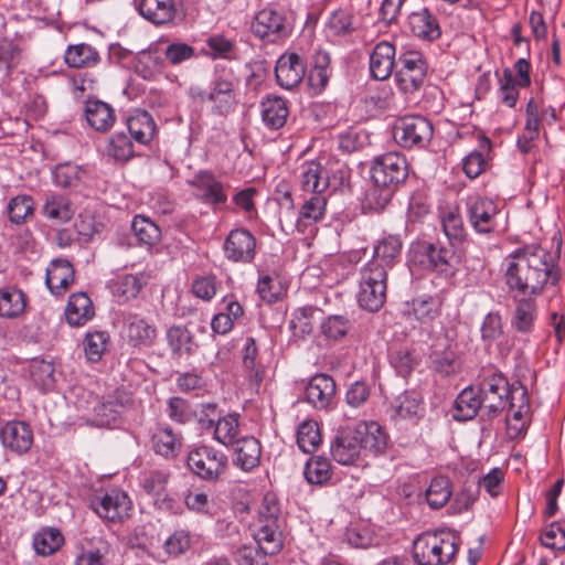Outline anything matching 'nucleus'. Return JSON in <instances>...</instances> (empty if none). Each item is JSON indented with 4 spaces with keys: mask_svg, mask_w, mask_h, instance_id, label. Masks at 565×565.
<instances>
[{
    "mask_svg": "<svg viewBox=\"0 0 565 565\" xmlns=\"http://www.w3.org/2000/svg\"><path fill=\"white\" fill-rule=\"evenodd\" d=\"M561 243L555 253L540 244L516 248L505 258L504 279L510 291L521 295H539L550 284H558L562 271L558 267Z\"/></svg>",
    "mask_w": 565,
    "mask_h": 565,
    "instance_id": "1",
    "label": "nucleus"
},
{
    "mask_svg": "<svg viewBox=\"0 0 565 565\" xmlns=\"http://www.w3.org/2000/svg\"><path fill=\"white\" fill-rule=\"evenodd\" d=\"M459 548V537L452 532L425 533L413 544V556L418 565H445Z\"/></svg>",
    "mask_w": 565,
    "mask_h": 565,
    "instance_id": "2",
    "label": "nucleus"
},
{
    "mask_svg": "<svg viewBox=\"0 0 565 565\" xmlns=\"http://www.w3.org/2000/svg\"><path fill=\"white\" fill-rule=\"evenodd\" d=\"M412 259L426 270L445 277L454 276L460 263V256L451 245L440 242H418L412 248Z\"/></svg>",
    "mask_w": 565,
    "mask_h": 565,
    "instance_id": "3",
    "label": "nucleus"
},
{
    "mask_svg": "<svg viewBox=\"0 0 565 565\" xmlns=\"http://www.w3.org/2000/svg\"><path fill=\"white\" fill-rule=\"evenodd\" d=\"M479 377L478 391L484 403V415L487 419H493L507 408L510 383L505 375L494 367L482 369Z\"/></svg>",
    "mask_w": 565,
    "mask_h": 565,
    "instance_id": "4",
    "label": "nucleus"
},
{
    "mask_svg": "<svg viewBox=\"0 0 565 565\" xmlns=\"http://www.w3.org/2000/svg\"><path fill=\"white\" fill-rule=\"evenodd\" d=\"M428 74V62L423 52L406 50L397 57L395 82L405 94L418 92L425 84Z\"/></svg>",
    "mask_w": 565,
    "mask_h": 565,
    "instance_id": "5",
    "label": "nucleus"
},
{
    "mask_svg": "<svg viewBox=\"0 0 565 565\" xmlns=\"http://www.w3.org/2000/svg\"><path fill=\"white\" fill-rule=\"evenodd\" d=\"M387 274L379 267L362 266L360 269L359 306L369 312H377L386 301Z\"/></svg>",
    "mask_w": 565,
    "mask_h": 565,
    "instance_id": "6",
    "label": "nucleus"
},
{
    "mask_svg": "<svg viewBox=\"0 0 565 565\" xmlns=\"http://www.w3.org/2000/svg\"><path fill=\"white\" fill-rule=\"evenodd\" d=\"M186 465L200 479L217 481L227 470L228 458L212 446L200 445L189 451Z\"/></svg>",
    "mask_w": 565,
    "mask_h": 565,
    "instance_id": "7",
    "label": "nucleus"
},
{
    "mask_svg": "<svg viewBox=\"0 0 565 565\" xmlns=\"http://www.w3.org/2000/svg\"><path fill=\"white\" fill-rule=\"evenodd\" d=\"M319 161H306L300 166L299 184L307 194H326L329 186L337 189L348 179V171L341 167L333 171Z\"/></svg>",
    "mask_w": 565,
    "mask_h": 565,
    "instance_id": "8",
    "label": "nucleus"
},
{
    "mask_svg": "<svg viewBox=\"0 0 565 565\" xmlns=\"http://www.w3.org/2000/svg\"><path fill=\"white\" fill-rule=\"evenodd\" d=\"M250 31L266 44H280L291 35L292 24L284 12L265 8L254 17Z\"/></svg>",
    "mask_w": 565,
    "mask_h": 565,
    "instance_id": "9",
    "label": "nucleus"
},
{
    "mask_svg": "<svg viewBox=\"0 0 565 565\" xmlns=\"http://www.w3.org/2000/svg\"><path fill=\"white\" fill-rule=\"evenodd\" d=\"M370 173L374 184L397 191L408 177V163L403 154L386 152L373 159Z\"/></svg>",
    "mask_w": 565,
    "mask_h": 565,
    "instance_id": "10",
    "label": "nucleus"
},
{
    "mask_svg": "<svg viewBox=\"0 0 565 565\" xmlns=\"http://www.w3.org/2000/svg\"><path fill=\"white\" fill-rule=\"evenodd\" d=\"M235 76L226 68H215L210 82L206 100L211 104L214 115L227 116L237 104L235 93Z\"/></svg>",
    "mask_w": 565,
    "mask_h": 565,
    "instance_id": "11",
    "label": "nucleus"
},
{
    "mask_svg": "<svg viewBox=\"0 0 565 565\" xmlns=\"http://www.w3.org/2000/svg\"><path fill=\"white\" fill-rule=\"evenodd\" d=\"M434 128L431 122L419 115L399 118L393 129L395 141L405 149H423L431 140Z\"/></svg>",
    "mask_w": 565,
    "mask_h": 565,
    "instance_id": "12",
    "label": "nucleus"
},
{
    "mask_svg": "<svg viewBox=\"0 0 565 565\" xmlns=\"http://www.w3.org/2000/svg\"><path fill=\"white\" fill-rule=\"evenodd\" d=\"M465 206L468 221L478 234H491L497 231L501 213L497 201L473 194L466 199Z\"/></svg>",
    "mask_w": 565,
    "mask_h": 565,
    "instance_id": "13",
    "label": "nucleus"
},
{
    "mask_svg": "<svg viewBox=\"0 0 565 565\" xmlns=\"http://www.w3.org/2000/svg\"><path fill=\"white\" fill-rule=\"evenodd\" d=\"M188 184L193 189V196L213 211L221 209L228 200V185L210 170L198 171Z\"/></svg>",
    "mask_w": 565,
    "mask_h": 565,
    "instance_id": "14",
    "label": "nucleus"
},
{
    "mask_svg": "<svg viewBox=\"0 0 565 565\" xmlns=\"http://www.w3.org/2000/svg\"><path fill=\"white\" fill-rule=\"evenodd\" d=\"M256 237L244 227L230 231L223 242L224 257L232 263L250 264L256 256Z\"/></svg>",
    "mask_w": 565,
    "mask_h": 565,
    "instance_id": "15",
    "label": "nucleus"
},
{
    "mask_svg": "<svg viewBox=\"0 0 565 565\" xmlns=\"http://www.w3.org/2000/svg\"><path fill=\"white\" fill-rule=\"evenodd\" d=\"M337 385L333 377L326 373L313 375L305 388V399L316 409H329L333 406Z\"/></svg>",
    "mask_w": 565,
    "mask_h": 565,
    "instance_id": "16",
    "label": "nucleus"
},
{
    "mask_svg": "<svg viewBox=\"0 0 565 565\" xmlns=\"http://www.w3.org/2000/svg\"><path fill=\"white\" fill-rule=\"evenodd\" d=\"M361 445L355 426H348L337 431L330 445V452L340 465H353L360 458Z\"/></svg>",
    "mask_w": 565,
    "mask_h": 565,
    "instance_id": "17",
    "label": "nucleus"
},
{
    "mask_svg": "<svg viewBox=\"0 0 565 565\" xmlns=\"http://www.w3.org/2000/svg\"><path fill=\"white\" fill-rule=\"evenodd\" d=\"M402 249L403 241L399 235H384L375 242L372 258L364 266L379 267L387 273L399 262Z\"/></svg>",
    "mask_w": 565,
    "mask_h": 565,
    "instance_id": "18",
    "label": "nucleus"
},
{
    "mask_svg": "<svg viewBox=\"0 0 565 565\" xmlns=\"http://www.w3.org/2000/svg\"><path fill=\"white\" fill-rule=\"evenodd\" d=\"M306 74V63L297 53L282 54L275 66L277 84L285 89L297 87Z\"/></svg>",
    "mask_w": 565,
    "mask_h": 565,
    "instance_id": "19",
    "label": "nucleus"
},
{
    "mask_svg": "<svg viewBox=\"0 0 565 565\" xmlns=\"http://www.w3.org/2000/svg\"><path fill=\"white\" fill-rule=\"evenodd\" d=\"M395 45L388 41L379 42L370 54V75L373 79L385 81L397 68Z\"/></svg>",
    "mask_w": 565,
    "mask_h": 565,
    "instance_id": "20",
    "label": "nucleus"
},
{
    "mask_svg": "<svg viewBox=\"0 0 565 565\" xmlns=\"http://www.w3.org/2000/svg\"><path fill=\"white\" fill-rule=\"evenodd\" d=\"M135 72L146 81L156 79L167 67L166 60L157 41L135 56Z\"/></svg>",
    "mask_w": 565,
    "mask_h": 565,
    "instance_id": "21",
    "label": "nucleus"
},
{
    "mask_svg": "<svg viewBox=\"0 0 565 565\" xmlns=\"http://www.w3.org/2000/svg\"><path fill=\"white\" fill-rule=\"evenodd\" d=\"M2 445L18 454L26 452L33 444V434L28 423L10 420L0 428Z\"/></svg>",
    "mask_w": 565,
    "mask_h": 565,
    "instance_id": "22",
    "label": "nucleus"
},
{
    "mask_svg": "<svg viewBox=\"0 0 565 565\" xmlns=\"http://www.w3.org/2000/svg\"><path fill=\"white\" fill-rule=\"evenodd\" d=\"M124 332L128 343L137 349L152 347L158 335L156 327L138 315L127 318Z\"/></svg>",
    "mask_w": 565,
    "mask_h": 565,
    "instance_id": "23",
    "label": "nucleus"
},
{
    "mask_svg": "<svg viewBox=\"0 0 565 565\" xmlns=\"http://www.w3.org/2000/svg\"><path fill=\"white\" fill-rule=\"evenodd\" d=\"M233 463L245 472L257 468L260 463L262 446L254 436H244L234 443Z\"/></svg>",
    "mask_w": 565,
    "mask_h": 565,
    "instance_id": "24",
    "label": "nucleus"
},
{
    "mask_svg": "<svg viewBox=\"0 0 565 565\" xmlns=\"http://www.w3.org/2000/svg\"><path fill=\"white\" fill-rule=\"evenodd\" d=\"M183 437L168 424H158L151 435V448L164 458H174L181 451Z\"/></svg>",
    "mask_w": 565,
    "mask_h": 565,
    "instance_id": "25",
    "label": "nucleus"
},
{
    "mask_svg": "<svg viewBox=\"0 0 565 565\" xmlns=\"http://www.w3.org/2000/svg\"><path fill=\"white\" fill-rule=\"evenodd\" d=\"M74 278L73 265L67 259L56 258L46 268L45 285L53 295L60 296L74 282Z\"/></svg>",
    "mask_w": 565,
    "mask_h": 565,
    "instance_id": "26",
    "label": "nucleus"
},
{
    "mask_svg": "<svg viewBox=\"0 0 565 565\" xmlns=\"http://www.w3.org/2000/svg\"><path fill=\"white\" fill-rule=\"evenodd\" d=\"M262 121L269 130L282 128L289 116L288 100L277 95H269L260 102Z\"/></svg>",
    "mask_w": 565,
    "mask_h": 565,
    "instance_id": "27",
    "label": "nucleus"
},
{
    "mask_svg": "<svg viewBox=\"0 0 565 565\" xmlns=\"http://www.w3.org/2000/svg\"><path fill=\"white\" fill-rule=\"evenodd\" d=\"M134 2L140 15L156 25L170 23L177 13L173 0H134Z\"/></svg>",
    "mask_w": 565,
    "mask_h": 565,
    "instance_id": "28",
    "label": "nucleus"
},
{
    "mask_svg": "<svg viewBox=\"0 0 565 565\" xmlns=\"http://www.w3.org/2000/svg\"><path fill=\"white\" fill-rule=\"evenodd\" d=\"M481 411V417L487 419L484 415V403L479 391L472 386L463 388L455 401L454 418L459 422L470 420L475 418Z\"/></svg>",
    "mask_w": 565,
    "mask_h": 565,
    "instance_id": "29",
    "label": "nucleus"
},
{
    "mask_svg": "<svg viewBox=\"0 0 565 565\" xmlns=\"http://www.w3.org/2000/svg\"><path fill=\"white\" fill-rule=\"evenodd\" d=\"M408 25L413 35L422 40L434 41L441 35L437 18L427 8L412 12Z\"/></svg>",
    "mask_w": 565,
    "mask_h": 565,
    "instance_id": "30",
    "label": "nucleus"
},
{
    "mask_svg": "<svg viewBox=\"0 0 565 565\" xmlns=\"http://www.w3.org/2000/svg\"><path fill=\"white\" fill-rule=\"evenodd\" d=\"M327 201L326 194H309V198L303 199L296 221V227L299 232L305 233L308 226L324 217Z\"/></svg>",
    "mask_w": 565,
    "mask_h": 565,
    "instance_id": "31",
    "label": "nucleus"
},
{
    "mask_svg": "<svg viewBox=\"0 0 565 565\" xmlns=\"http://www.w3.org/2000/svg\"><path fill=\"white\" fill-rule=\"evenodd\" d=\"M361 449L373 455L383 452L387 446V437L383 428L376 422H361L355 425Z\"/></svg>",
    "mask_w": 565,
    "mask_h": 565,
    "instance_id": "32",
    "label": "nucleus"
},
{
    "mask_svg": "<svg viewBox=\"0 0 565 565\" xmlns=\"http://www.w3.org/2000/svg\"><path fill=\"white\" fill-rule=\"evenodd\" d=\"M94 306L85 292L72 294L65 308V318L70 326L81 327L94 317Z\"/></svg>",
    "mask_w": 565,
    "mask_h": 565,
    "instance_id": "33",
    "label": "nucleus"
},
{
    "mask_svg": "<svg viewBox=\"0 0 565 565\" xmlns=\"http://www.w3.org/2000/svg\"><path fill=\"white\" fill-rule=\"evenodd\" d=\"M257 356L258 348L256 345V341L254 338L247 337L242 349V361L244 371L248 376L252 388L256 392L264 381L265 373L263 365L257 360Z\"/></svg>",
    "mask_w": 565,
    "mask_h": 565,
    "instance_id": "34",
    "label": "nucleus"
},
{
    "mask_svg": "<svg viewBox=\"0 0 565 565\" xmlns=\"http://www.w3.org/2000/svg\"><path fill=\"white\" fill-rule=\"evenodd\" d=\"M127 127L134 140L142 146L148 145L156 135V124L146 110H136L127 119Z\"/></svg>",
    "mask_w": 565,
    "mask_h": 565,
    "instance_id": "35",
    "label": "nucleus"
},
{
    "mask_svg": "<svg viewBox=\"0 0 565 565\" xmlns=\"http://www.w3.org/2000/svg\"><path fill=\"white\" fill-rule=\"evenodd\" d=\"M158 42L160 43L167 65L179 66L198 56L195 49L185 42L170 40L167 36H161Z\"/></svg>",
    "mask_w": 565,
    "mask_h": 565,
    "instance_id": "36",
    "label": "nucleus"
},
{
    "mask_svg": "<svg viewBox=\"0 0 565 565\" xmlns=\"http://www.w3.org/2000/svg\"><path fill=\"white\" fill-rule=\"evenodd\" d=\"M255 541L264 554H277L282 547V532L279 522L260 523L259 529L255 533Z\"/></svg>",
    "mask_w": 565,
    "mask_h": 565,
    "instance_id": "37",
    "label": "nucleus"
},
{
    "mask_svg": "<svg viewBox=\"0 0 565 565\" xmlns=\"http://www.w3.org/2000/svg\"><path fill=\"white\" fill-rule=\"evenodd\" d=\"M132 512L134 504L127 492L117 488L108 491V523L122 524Z\"/></svg>",
    "mask_w": 565,
    "mask_h": 565,
    "instance_id": "38",
    "label": "nucleus"
},
{
    "mask_svg": "<svg viewBox=\"0 0 565 565\" xmlns=\"http://www.w3.org/2000/svg\"><path fill=\"white\" fill-rule=\"evenodd\" d=\"M130 227L140 246L151 248L161 239L160 227L148 216L141 214L135 215Z\"/></svg>",
    "mask_w": 565,
    "mask_h": 565,
    "instance_id": "39",
    "label": "nucleus"
},
{
    "mask_svg": "<svg viewBox=\"0 0 565 565\" xmlns=\"http://www.w3.org/2000/svg\"><path fill=\"white\" fill-rule=\"evenodd\" d=\"M143 286L142 279L138 275L121 274L113 279L110 291L118 302H127L136 298Z\"/></svg>",
    "mask_w": 565,
    "mask_h": 565,
    "instance_id": "40",
    "label": "nucleus"
},
{
    "mask_svg": "<svg viewBox=\"0 0 565 565\" xmlns=\"http://www.w3.org/2000/svg\"><path fill=\"white\" fill-rule=\"evenodd\" d=\"M26 299L22 290L14 287L0 289V317L13 319L25 310Z\"/></svg>",
    "mask_w": 565,
    "mask_h": 565,
    "instance_id": "41",
    "label": "nucleus"
},
{
    "mask_svg": "<svg viewBox=\"0 0 565 565\" xmlns=\"http://www.w3.org/2000/svg\"><path fill=\"white\" fill-rule=\"evenodd\" d=\"M441 226L452 247L461 245L467 239V231L461 214L457 209L445 211L440 217Z\"/></svg>",
    "mask_w": 565,
    "mask_h": 565,
    "instance_id": "42",
    "label": "nucleus"
},
{
    "mask_svg": "<svg viewBox=\"0 0 565 565\" xmlns=\"http://www.w3.org/2000/svg\"><path fill=\"white\" fill-rule=\"evenodd\" d=\"M508 399V417L521 420L530 413L531 405L526 387L521 382L510 384Z\"/></svg>",
    "mask_w": 565,
    "mask_h": 565,
    "instance_id": "43",
    "label": "nucleus"
},
{
    "mask_svg": "<svg viewBox=\"0 0 565 565\" xmlns=\"http://www.w3.org/2000/svg\"><path fill=\"white\" fill-rule=\"evenodd\" d=\"M167 341L173 354L178 356L192 354L196 347L192 333L184 326L169 328Z\"/></svg>",
    "mask_w": 565,
    "mask_h": 565,
    "instance_id": "44",
    "label": "nucleus"
},
{
    "mask_svg": "<svg viewBox=\"0 0 565 565\" xmlns=\"http://www.w3.org/2000/svg\"><path fill=\"white\" fill-rule=\"evenodd\" d=\"M239 415L227 414L218 417L215 423L214 439L228 447L234 445L239 438Z\"/></svg>",
    "mask_w": 565,
    "mask_h": 565,
    "instance_id": "45",
    "label": "nucleus"
},
{
    "mask_svg": "<svg viewBox=\"0 0 565 565\" xmlns=\"http://www.w3.org/2000/svg\"><path fill=\"white\" fill-rule=\"evenodd\" d=\"M64 543V536L55 527H44L33 536V546L39 555H51L56 552Z\"/></svg>",
    "mask_w": 565,
    "mask_h": 565,
    "instance_id": "46",
    "label": "nucleus"
},
{
    "mask_svg": "<svg viewBox=\"0 0 565 565\" xmlns=\"http://www.w3.org/2000/svg\"><path fill=\"white\" fill-rule=\"evenodd\" d=\"M43 214L56 223H66L72 218L74 210L67 198L52 194L49 195L45 200L43 205Z\"/></svg>",
    "mask_w": 565,
    "mask_h": 565,
    "instance_id": "47",
    "label": "nucleus"
},
{
    "mask_svg": "<svg viewBox=\"0 0 565 565\" xmlns=\"http://www.w3.org/2000/svg\"><path fill=\"white\" fill-rule=\"evenodd\" d=\"M64 60L70 67H88L97 62L98 53L93 46L79 43L66 49Z\"/></svg>",
    "mask_w": 565,
    "mask_h": 565,
    "instance_id": "48",
    "label": "nucleus"
},
{
    "mask_svg": "<svg viewBox=\"0 0 565 565\" xmlns=\"http://www.w3.org/2000/svg\"><path fill=\"white\" fill-rule=\"evenodd\" d=\"M303 475L310 484L323 486L328 483L332 477L331 463L324 457H312L307 461Z\"/></svg>",
    "mask_w": 565,
    "mask_h": 565,
    "instance_id": "49",
    "label": "nucleus"
},
{
    "mask_svg": "<svg viewBox=\"0 0 565 565\" xmlns=\"http://www.w3.org/2000/svg\"><path fill=\"white\" fill-rule=\"evenodd\" d=\"M396 190L390 186H380L372 182V185L365 193L363 210L371 213H380L390 204Z\"/></svg>",
    "mask_w": 565,
    "mask_h": 565,
    "instance_id": "50",
    "label": "nucleus"
},
{
    "mask_svg": "<svg viewBox=\"0 0 565 565\" xmlns=\"http://www.w3.org/2000/svg\"><path fill=\"white\" fill-rule=\"evenodd\" d=\"M451 494V481L440 476L430 481L426 490V500L431 509H440L450 500Z\"/></svg>",
    "mask_w": 565,
    "mask_h": 565,
    "instance_id": "51",
    "label": "nucleus"
},
{
    "mask_svg": "<svg viewBox=\"0 0 565 565\" xmlns=\"http://www.w3.org/2000/svg\"><path fill=\"white\" fill-rule=\"evenodd\" d=\"M287 291L286 284L277 275H262L257 282V292L262 300L267 303H275L282 298Z\"/></svg>",
    "mask_w": 565,
    "mask_h": 565,
    "instance_id": "52",
    "label": "nucleus"
},
{
    "mask_svg": "<svg viewBox=\"0 0 565 565\" xmlns=\"http://www.w3.org/2000/svg\"><path fill=\"white\" fill-rule=\"evenodd\" d=\"M536 320V305L532 299H521L515 308L512 326L518 332L530 333Z\"/></svg>",
    "mask_w": 565,
    "mask_h": 565,
    "instance_id": "53",
    "label": "nucleus"
},
{
    "mask_svg": "<svg viewBox=\"0 0 565 565\" xmlns=\"http://www.w3.org/2000/svg\"><path fill=\"white\" fill-rule=\"evenodd\" d=\"M321 439V433L317 422L309 419L298 426L297 445L302 452L311 454L316 451Z\"/></svg>",
    "mask_w": 565,
    "mask_h": 565,
    "instance_id": "54",
    "label": "nucleus"
},
{
    "mask_svg": "<svg viewBox=\"0 0 565 565\" xmlns=\"http://www.w3.org/2000/svg\"><path fill=\"white\" fill-rule=\"evenodd\" d=\"M353 31V15L345 9L333 11L326 23V33L329 38L345 36Z\"/></svg>",
    "mask_w": 565,
    "mask_h": 565,
    "instance_id": "55",
    "label": "nucleus"
},
{
    "mask_svg": "<svg viewBox=\"0 0 565 565\" xmlns=\"http://www.w3.org/2000/svg\"><path fill=\"white\" fill-rule=\"evenodd\" d=\"M30 373L34 384L42 391H52L55 386V367L52 362L34 360L30 365Z\"/></svg>",
    "mask_w": 565,
    "mask_h": 565,
    "instance_id": "56",
    "label": "nucleus"
},
{
    "mask_svg": "<svg viewBox=\"0 0 565 565\" xmlns=\"http://www.w3.org/2000/svg\"><path fill=\"white\" fill-rule=\"evenodd\" d=\"M540 541L546 548L565 551V521H555L546 525Z\"/></svg>",
    "mask_w": 565,
    "mask_h": 565,
    "instance_id": "57",
    "label": "nucleus"
},
{
    "mask_svg": "<svg viewBox=\"0 0 565 565\" xmlns=\"http://www.w3.org/2000/svg\"><path fill=\"white\" fill-rule=\"evenodd\" d=\"M7 210L12 223L22 224L29 215L33 214V199L30 195H17L9 201Z\"/></svg>",
    "mask_w": 565,
    "mask_h": 565,
    "instance_id": "58",
    "label": "nucleus"
},
{
    "mask_svg": "<svg viewBox=\"0 0 565 565\" xmlns=\"http://www.w3.org/2000/svg\"><path fill=\"white\" fill-rule=\"evenodd\" d=\"M166 412L172 422L181 425L190 423L195 416L190 403L179 396H173L168 399Z\"/></svg>",
    "mask_w": 565,
    "mask_h": 565,
    "instance_id": "59",
    "label": "nucleus"
},
{
    "mask_svg": "<svg viewBox=\"0 0 565 565\" xmlns=\"http://www.w3.org/2000/svg\"><path fill=\"white\" fill-rule=\"evenodd\" d=\"M220 286L221 284L215 275H199L192 281L191 291L196 298L210 301L217 294Z\"/></svg>",
    "mask_w": 565,
    "mask_h": 565,
    "instance_id": "60",
    "label": "nucleus"
},
{
    "mask_svg": "<svg viewBox=\"0 0 565 565\" xmlns=\"http://www.w3.org/2000/svg\"><path fill=\"white\" fill-rule=\"evenodd\" d=\"M313 311L312 307H301L297 308L292 312V318L289 321V328L291 329L294 337L305 338L312 332Z\"/></svg>",
    "mask_w": 565,
    "mask_h": 565,
    "instance_id": "61",
    "label": "nucleus"
},
{
    "mask_svg": "<svg viewBox=\"0 0 565 565\" xmlns=\"http://www.w3.org/2000/svg\"><path fill=\"white\" fill-rule=\"evenodd\" d=\"M499 84V98L501 103L508 107H514L519 98L518 87L520 86L515 82L513 72L510 68L503 70Z\"/></svg>",
    "mask_w": 565,
    "mask_h": 565,
    "instance_id": "62",
    "label": "nucleus"
},
{
    "mask_svg": "<svg viewBox=\"0 0 565 565\" xmlns=\"http://www.w3.org/2000/svg\"><path fill=\"white\" fill-rule=\"evenodd\" d=\"M351 328V321L341 315L329 316L321 324L323 335L334 341L345 337Z\"/></svg>",
    "mask_w": 565,
    "mask_h": 565,
    "instance_id": "63",
    "label": "nucleus"
},
{
    "mask_svg": "<svg viewBox=\"0 0 565 565\" xmlns=\"http://www.w3.org/2000/svg\"><path fill=\"white\" fill-rule=\"evenodd\" d=\"M53 180L56 185L68 188L77 181L84 173V170L72 162H63L55 166L52 171Z\"/></svg>",
    "mask_w": 565,
    "mask_h": 565,
    "instance_id": "64",
    "label": "nucleus"
}]
</instances>
